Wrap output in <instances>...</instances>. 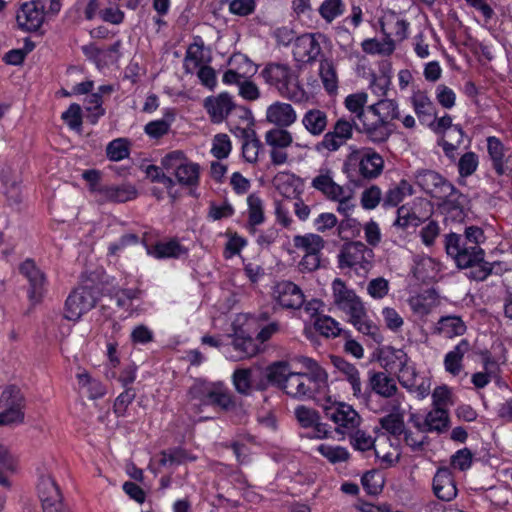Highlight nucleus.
Segmentation results:
<instances>
[{
	"label": "nucleus",
	"instance_id": "61",
	"mask_svg": "<svg viewBox=\"0 0 512 512\" xmlns=\"http://www.w3.org/2000/svg\"><path fill=\"white\" fill-rule=\"evenodd\" d=\"M61 118L72 130H77L82 125L81 107L77 103H73L62 113Z\"/></svg>",
	"mask_w": 512,
	"mask_h": 512
},
{
	"label": "nucleus",
	"instance_id": "49",
	"mask_svg": "<svg viewBox=\"0 0 512 512\" xmlns=\"http://www.w3.org/2000/svg\"><path fill=\"white\" fill-rule=\"evenodd\" d=\"M159 464L162 466L166 465H181L187 461L196 460L195 456H191L188 452L182 448H173L163 450L160 453Z\"/></svg>",
	"mask_w": 512,
	"mask_h": 512
},
{
	"label": "nucleus",
	"instance_id": "6",
	"mask_svg": "<svg viewBox=\"0 0 512 512\" xmlns=\"http://www.w3.org/2000/svg\"><path fill=\"white\" fill-rule=\"evenodd\" d=\"M327 388L328 383L316 381L302 372H292L286 380L283 391L292 398L304 400L312 399L316 394L325 393Z\"/></svg>",
	"mask_w": 512,
	"mask_h": 512
},
{
	"label": "nucleus",
	"instance_id": "9",
	"mask_svg": "<svg viewBox=\"0 0 512 512\" xmlns=\"http://www.w3.org/2000/svg\"><path fill=\"white\" fill-rule=\"evenodd\" d=\"M96 303V290L93 287L76 288L66 299L64 317L70 321H78L83 314L94 308Z\"/></svg>",
	"mask_w": 512,
	"mask_h": 512
},
{
	"label": "nucleus",
	"instance_id": "22",
	"mask_svg": "<svg viewBox=\"0 0 512 512\" xmlns=\"http://www.w3.org/2000/svg\"><path fill=\"white\" fill-rule=\"evenodd\" d=\"M410 103L421 124L431 122L437 115L436 106L427 91L416 90L410 96Z\"/></svg>",
	"mask_w": 512,
	"mask_h": 512
},
{
	"label": "nucleus",
	"instance_id": "45",
	"mask_svg": "<svg viewBox=\"0 0 512 512\" xmlns=\"http://www.w3.org/2000/svg\"><path fill=\"white\" fill-rule=\"evenodd\" d=\"M361 47L367 54L390 55L395 50V43L392 38L386 36L382 40L366 39L362 42Z\"/></svg>",
	"mask_w": 512,
	"mask_h": 512
},
{
	"label": "nucleus",
	"instance_id": "48",
	"mask_svg": "<svg viewBox=\"0 0 512 512\" xmlns=\"http://www.w3.org/2000/svg\"><path fill=\"white\" fill-rule=\"evenodd\" d=\"M174 121V113L168 112L162 119L154 120L145 125V133L152 138H160L167 134Z\"/></svg>",
	"mask_w": 512,
	"mask_h": 512
},
{
	"label": "nucleus",
	"instance_id": "51",
	"mask_svg": "<svg viewBox=\"0 0 512 512\" xmlns=\"http://www.w3.org/2000/svg\"><path fill=\"white\" fill-rule=\"evenodd\" d=\"M360 333L370 336L374 341L379 342L382 339L378 326L368 318L367 312L359 318L349 321Z\"/></svg>",
	"mask_w": 512,
	"mask_h": 512
},
{
	"label": "nucleus",
	"instance_id": "33",
	"mask_svg": "<svg viewBox=\"0 0 512 512\" xmlns=\"http://www.w3.org/2000/svg\"><path fill=\"white\" fill-rule=\"evenodd\" d=\"M236 63L244 64L245 66H247V70L244 72H241L239 69H234V68L228 69L223 74V77H222V81L224 84H226V85L236 84L239 86L241 84V82L246 78L245 75L248 72H254V67H253L252 62L249 59H247L244 55L237 54L230 58L231 65H234Z\"/></svg>",
	"mask_w": 512,
	"mask_h": 512
},
{
	"label": "nucleus",
	"instance_id": "20",
	"mask_svg": "<svg viewBox=\"0 0 512 512\" xmlns=\"http://www.w3.org/2000/svg\"><path fill=\"white\" fill-rule=\"evenodd\" d=\"M368 375V387L364 390H368L370 394L373 392L385 399H390L397 394V384L386 372L369 371Z\"/></svg>",
	"mask_w": 512,
	"mask_h": 512
},
{
	"label": "nucleus",
	"instance_id": "25",
	"mask_svg": "<svg viewBox=\"0 0 512 512\" xmlns=\"http://www.w3.org/2000/svg\"><path fill=\"white\" fill-rule=\"evenodd\" d=\"M378 361L386 372H393L405 367L410 358L404 350L388 346L380 351Z\"/></svg>",
	"mask_w": 512,
	"mask_h": 512
},
{
	"label": "nucleus",
	"instance_id": "17",
	"mask_svg": "<svg viewBox=\"0 0 512 512\" xmlns=\"http://www.w3.org/2000/svg\"><path fill=\"white\" fill-rule=\"evenodd\" d=\"M367 102L368 94L363 91L349 94L344 99L345 108L353 115V123L361 124L360 131L363 134H365V124L370 118Z\"/></svg>",
	"mask_w": 512,
	"mask_h": 512
},
{
	"label": "nucleus",
	"instance_id": "55",
	"mask_svg": "<svg viewBox=\"0 0 512 512\" xmlns=\"http://www.w3.org/2000/svg\"><path fill=\"white\" fill-rule=\"evenodd\" d=\"M345 11L343 0H324L319 7V13L323 19L331 23L334 19L341 16Z\"/></svg>",
	"mask_w": 512,
	"mask_h": 512
},
{
	"label": "nucleus",
	"instance_id": "15",
	"mask_svg": "<svg viewBox=\"0 0 512 512\" xmlns=\"http://www.w3.org/2000/svg\"><path fill=\"white\" fill-rule=\"evenodd\" d=\"M3 396L6 397L9 407L5 411L0 412V426L22 423L24 420V413L22 411L24 398L19 390L15 387H10L3 392Z\"/></svg>",
	"mask_w": 512,
	"mask_h": 512
},
{
	"label": "nucleus",
	"instance_id": "57",
	"mask_svg": "<svg viewBox=\"0 0 512 512\" xmlns=\"http://www.w3.org/2000/svg\"><path fill=\"white\" fill-rule=\"evenodd\" d=\"M348 434L350 437V444L355 450L365 452L374 448L375 439L369 434H367L365 431L360 429H354Z\"/></svg>",
	"mask_w": 512,
	"mask_h": 512
},
{
	"label": "nucleus",
	"instance_id": "39",
	"mask_svg": "<svg viewBox=\"0 0 512 512\" xmlns=\"http://www.w3.org/2000/svg\"><path fill=\"white\" fill-rule=\"evenodd\" d=\"M238 137L243 139L242 154L247 162L254 163L258 160L262 148L260 140L256 137L255 130H248Z\"/></svg>",
	"mask_w": 512,
	"mask_h": 512
},
{
	"label": "nucleus",
	"instance_id": "60",
	"mask_svg": "<svg viewBox=\"0 0 512 512\" xmlns=\"http://www.w3.org/2000/svg\"><path fill=\"white\" fill-rule=\"evenodd\" d=\"M233 384L238 393L248 395L251 391V370H235L233 373Z\"/></svg>",
	"mask_w": 512,
	"mask_h": 512
},
{
	"label": "nucleus",
	"instance_id": "43",
	"mask_svg": "<svg viewBox=\"0 0 512 512\" xmlns=\"http://www.w3.org/2000/svg\"><path fill=\"white\" fill-rule=\"evenodd\" d=\"M209 405L230 411L235 408L236 403L231 392L222 383L217 382L212 396H210Z\"/></svg>",
	"mask_w": 512,
	"mask_h": 512
},
{
	"label": "nucleus",
	"instance_id": "35",
	"mask_svg": "<svg viewBox=\"0 0 512 512\" xmlns=\"http://www.w3.org/2000/svg\"><path fill=\"white\" fill-rule=\"evenodd\" d=\"M292 371L286 361H277L270 364L266 369V378L269 383L283 391L286 380L290 377Z\"/></svg>",
	"mask_w": 512,
	"mask_h": 512
},
{
	"label": "nucleus",
	"instance_id": "40",
	"mask_svg": "<svg viewBox=\"0 0 512 512\" xmlns=\"http://www.w3.org/2000/svg\"><path fill=\"white\" fill-rule=\"evenodd\" d=\"M448 413L445 409L437 407L431 410L423 420V425H426V432L436 431L442 433L448 427Z\"/></svg>",
	"mask_w": 512,
	"mask_h": 512
},
{
	"label": "nucleus",
	"instance_id": "31",
	"mask_svg": "<svg viewBox=\"0 0 512 512\" xmlns=\"http://www.w3.org/2000/svg\"><path fill=\"white\" fill-rule=\"evenodd\" d=\"M400 402L396 401L392 406V412L379 419V424L388 434L399 437L405 432L403 413L399 412Z\"/></svg>",
	"mask_w": 512,
	"mask_h": 512
},
{
	"label": "nucleus",
	"instance_id": "53",
	"mask_svg": "<svg viewBox=\"0 0 512 512\" xmlns=\"http://www.w3.org/2000/svg\"><path fill=\"white\" fill-rule=\"evenodd\" d=\"M247 203L249 225L255 227L262 224L265 220L262 200L255 194H250Z\"/></svg>",
	"mask_w": 512,
	"mask_h": 512
},
{
	"label": "nucleus",
	"instance_id": "21",
	"mask_svg": "<svg viewBox=\"0 0 512 512\" xmlns=\"http://www.w3.org/2000/svg\"><path fill=\"white\" fill-rule=\"evenodd\" d=\"M333 364L345 375L346 380L351 385L353 396L357 399L368 401L370 399V392L368 390H362L360 373L356 366L340 357H334Z\"/></svg>",
	"mask_w": 512,
	"mask_h": 512
},
{
	"label": "nucleus",
	"instance_id": "8",
	"mask_svg": "<svg viewBox=\"0 0 512 512\" xmlns=\"http://www.w3.org/2000/svg\"><path fill=\"white\" fill-rule=\"evenodd\" d=\"M374 253L361 241H350L342 245L338 254L339 268L366 269L372 262Z\"/></svg>",
	"mask_w": 512,
	"mask_h": 512
},
{
	"label": "nucleus",
	"instance_id": "19",
	"mask_svg": "<svg viewBox=\"0 0 512 512\" xmlns=\"http://www.w3.org/2000/svg\"><path fill=\"white\" fill-rule=\"evenodd\" d=\"M266 120L276 127L287 128L297 121V113L291 104L276 101L267 107Z\"/></svg>",
	"mask_w": 512,
	"mask_h": 512
},
{
	"label": "nucleus",
	"instance_id": "52",
	"mask_svg": "<svg viewBox=\"0 0 512 512\" xmlns=\"http://www.w3.org/2000/svg\"><path fill=\"white\" fill-rule=\"evenodd\" d=\"M317 451L332 464L345 462L350 458L349 451L342 446L320 444Z\"/></svg>",
	"mask_w": 512,
	"mask_h": 512
},
{
	"label": "nucleus",
	"instance_id": "3",
	"mask_svg": "<svg viewBox=\"0 0 512 512\" xmlns=\"http://www.w3.org/2000/svg\"><path fill=\"white\" fill-rule=\"evenodd\" d=\"M370 118L365 124V135L373 143L385 142L390 134V124L400 120L399 103L395 99L381 98L376 103L368 105Z\"/></svg>",
	"mask_w": 512,
	"mask_h": 512
},
{
	"label": "nucleus",
	"instance_id": "11",
	"mask_svg": "<svg viewBox=\"0 0 512 512\" xmlns=\"http://www.w3.org/2000/svg\"><path fill=\"white\" fill-rule=\"evenodd\" d=\"M325 416L333 421L340 433H349L356 429L361 422V417L352 406L346 403H337L325 407Z\"/></svg>",
	"mask_w": 512,
	"mask_h": 512
},
{
	"label": "nucleus",
	"instance_id": "2",
	"mask_svg": "<svg viewBox=\"0 0 512 512\" xmlns=\"http://www.w3.org/2000/svg\"><path fill=\"white\" fill-rule=\"evenodd\" d=\"M260 76L282 97L294 103H302L309 98L308 93L299 82L297 73L288 64L270 62L262 69Z\"/></svg>",
	"mask_w": 512,
	"mask_h": 512
},
{
	"label": "nucleus",
	"instance_id": "29",
	"mask_svg": "<svg viewBox=\"0 0 512 512\" xmlns=\"http://www.w3.org/2000/svg\"><path fill=\"white\" fill-rule=\"evenodd\" d=\"M204 63V42L200 36L194 38V41L188 46L183 68L185 73L193 74L197 68L203 66Z\"/></svg>",
	"mask_w": 512,
	"mask_h": 512
},
{
	"label": "nucleus",
	"instance_id": "24",
	"mask_svg": "<svg viewBox=\"0 0 512 512\" xmlns=\"http://www.w3.org/2000/svg\"><path fill=\"white\" fill-rule=\"evenodd\" d=\"M415 185L423 192H433L440 189L443 191L454 192V187L447 182L440 174L434 171L426 170L419 172L415 176Z\"/></svg>",
	"mask_w": 512,
	"mask_h": 512
},
{
	"label": "nucleus",
	"instance_id": "46",
	"mask_svg": "<svg viewBox=\"0 0 512 512\" xmlns=\"http://www.w3.org/2000/svg\"><path fill=\"white\" fill-rule=\"evenodd\" d=\"M314 327L316 331H318L321 335L329 338V337H337L342 333L346 337H350L349 332L343 331L339 323L334 320L332 317L327 315L318 316L314 322Z\"/></svg>",
	"mask_w": 512,
	"mask_h": 512
},
{
	"label": "nucleus",
	"instance_id": "10",
	"mask_svg": "<svg viewBox=\"0 0 512 512\" xmlns=\"http://www.w3.org/2000/svg\"><path fill=\"white\" fill-rule=\"evenodd\" d=\"M37 493L43 512H69L63 502V496L54 478L49 474L39 477Z\"/></svg>",
	"mask_w": 512,
	"mask_h": 512
},
{
	"label": "nucleus",
	"instance_id": "58",
	"mask_svg": "<svg viewBox=\"0 0 512 512\" xmlns=\"http://www.w3.org/2000/svg\"><path fill=\"white\" fill-rule=\"evenodd\" d=\"M232 149L230 138L227 134H216L213 138L211 153L217 159L228 157Z\"/></svg>",
	"mask_w": 512,
	"mask_h": 512
},
{
	"label": "nucleus",
	"instance_id": "56",
	"mask_svg": "<svg viewBox=\"0 0 512 512\" xmlns=\"http://www.w3.org/2000/svg\"><path fill=\"white\" fill-rule=\"evenodd\" d=\"M232 346L238 352L239 358L252 357L258 352V346L251 337L238 335L232 340Z\"/></svg>",
	"mask_w": 512,
	"mask_h": 512
},
{
	"label": "nucleus",
	"instance_id": "47",
	"mask_svg": "<svg viewBox=\"0 0 512 512\" xmlns=\"http://www.w3.org/2000/svg\"><path fill=\"white\" fill-rule=\"evenodd\" d=\"M425 125H427L436 134H442L446 130L452 129L454 132L457 133L456 143L459 145L463 141V129L461 128L460 125H453L451 116L447 114L438 119L435 116L431 122H427Z\"/></svg>",
	"mask_w": 512,
	"mask_h": 512
},
{
	"label": "nucleus",
	"instance_id": "4",
	"mask_svg": "<svg viewBox=\"0 0 512 512\" xmlns=\"http://www.w3.org/2000/svg\"><path fill=\"white\" fill-rule=\"evenodd\" d=\"M161 165L165 170L172 172L175 182L180 187L190 191L199 187L201 167L198 163L189 160L182 151L168 153L162 158Z\"/></svg>",
	"mask_w": 512,
	"mask_h": 512
},
{
	"label": "nucleus",
	"instance_id": "36",
	"mask_svg": "<svg viewBox=\"0 0 512 512\" xmlns=\"http://www.w3.org/2000/svg\"><path fill=\"white\" fill-rule=\"evenodd\" d=\"M217 382H208L197 379L188 390L190 401H196L199 405L209 406L210 396L214 391Z\"/></svg>",
	"mask_w": 512,
	"mask_h": 512
},
{
	"label": "nucleus",
	"instance_id": "30",
	"mask_svg": "<svg viewBox=\"0 0 512 512\" xmlns=\"http://www.w3.org/2000/svg\"><path fill=\"white\" fill-rule=\"evenodd\" d=\"M467 326L460 316L447 315L442 316L437 324V333L443 335L446 338H454L465 334Z\"/></svg>",
	"mask_w": 512,
	"mask_h": 512
},
{
	"label": "nucleus",
	"instance_id": "41",
	"mask_svg": "<svg viewBox=\"0 0 512 512\" xmlns=\"http://www.w3.org/2000/svg\"><path fill=\"white\" fill-rule=\"evenodd\" d=\"M265 142L272 149H286L292 145L293 136L285 128L275 127L266 132Z\"/></svg>",
	"mask_w": 512,
	"mask_h": 512
},
{
	"label": "nucleus",
	"instance_id": "63",
	"mask_svg": "<svg viewBox=\"0 0 512 512\" xmlns=\"http://www.w3.org/2000/svg\"><path fill=\"white\" fill-rule=\"evenodd\" d=\"M136 397V392L133 388L127 387L114 402V412L117 416H124L129 404L133 402Z\"/></svg>",
	"mask_w": 512,
	"mask_h": 512
},
{
	"label": "nucleus",
	"instance_id": "18",
	"mask_svg": "<svg viewBox=\"0 0 512 512\" xmlns=\"http://www.w3.org/2000/svg\"><path fill=\"white\" fill-rule=\"evenodd\" d=\"M206 108L212 122L221 123L229 113L234 110L235 104L232 96L227 92H222L217 96H209L204 101Z\"/></svg>",
	"mask_w": 512,
	"mask_h": 512
},
{
	"label": "nucleus",
	"instance_id": "50",
	"mask_svg": "<svg viewBox=\"0 0 512 512\" xmlns=\"http://www.w3.org/2000/svg\"><path fill=\"white\" fill-rule=\"evenodd\" d=\"M103 100L99 93H91L84 99V107L89 113L88 118L92 124H96L104 114L105 109L102 106Z\"/></svg>",
	"mask_w": 512,
	"mask_h": 512
},
{
	"label": "nucleus",
	"instance_id": "26",
	"mask_svg": "<svg viewBox=\"0 0 512 512\" xmlns=\"http://www.w3.org/2000/svg\"><path fill=\"white\" fill-rule=\"evenodd\" d=\"M335 176L334 169L322 165L312 179L311 186L319 192H343V188L337 183Z\"/></svg>",
	"mask_w": 512,
	"mask_h": 512
},
{
	"label": "nucleus",
	"instance_id": "37",
	"mask_svg": "<svg viewBox=\"0 0 512 512\" xmlns=\"http://www.w3.org/2000/svg\"><path fill=\"white\" fill-rule=\"evenodd\" d=\"M293 245L295 248L305 251V254H321L325 247V240L319 234L307 233L305 235H295Z\"/></svg>",
	"mask_w": 512,
	"mask_h": 512
},
{
	"label": "nucleus",
	"instance_id": "62",
	"mask_svg": "<svg viewBox=\"0 0 512 512\" xmlns=\"http://www.w3.org/2000/svg\"><path fill=\"white\" fill-rule=\"evenodd\" d=\"M435 96L437 102L446 109H451L456 103L455 92L444 84H440L436 87Z\"/></svg>",
	"mask_w": 512,
	"mask_h": 512
},
{
	"label": "nucleus",
	"instance_id": "5",
	"mask_svg": "<svg viewBox=\"0 0 512 512\" xmlns=\"http://www.w3.org/2000/svg\"><path fill=\"white\" fill-rule=\"evenodd\" d=\"M358 166L360 174L367 179L379 176L383 170L384 161L380 154L368 147L348 146V154L343 162V171Z\"/></svg>",
	"mask_w": 512,
	"mask_h": 512
},
{
	"label": "nucleus",
	"instance_id": "13",
	"mask_svg": "<svg viewBox=\"0 0 512 512\" xmlns=\"http://www.w3.org/2000/svg\"><path fill=\"white\" fill-rule=\"evenodd\" d=\"M44 5L40 0L24 3L17 13L19 28L24 31H37L44 22Z\"/></svg>",
	"mask_w": 512,
	"mask_h": 512
},
{
	"label": "nucleus",
	"instance_id": "28",
	"mask_svg": "<svg viewBox=\"0 0 512 512\" xmlns=\"http://www.w3.org/2000/svg\"><path fill=\"white\" fill-rule=\"evenodd\" d=\"M471 349L470 342L467 339H462L453 350L449 351L444 357L445 370L457 376L463 369L464 355Z\"/></svg>",
	"mask_w": 512,
	"mask_h": 512
},
{
	"label": "nucleus",
	"instance_id": "16",
	"mask_svg": "<svg viewBox=\"0 0 512 512\" xmlns=\"http://www.w3.org/2000/svg\"><path fill=\"white\" fill-rule=\"evenodd\" d=\"M432 489L434 495L441 501L449 502L457 496L454 475L449 468H438L433 477Z\"/></svg>",
	"mask_w": 512,
	"mask_h": 512
},
{
	"label": "nucleus",
	"instance_id": "38",
	"mask_svg": "<svg viewBox=\"0 0 512 512\" xmlns=\"http://www.w3.org/2000/svg\"><path fill=\"white\" fill-rule=\"evenodd\" d=\"M233 117H238L239 122L236 123L233 119L229 122L230 131L236 136L245 134L246 131L254 130V119L252 112L245 107L234 108Z\"/></svg>",
	"mask_w": 512,
	"mask_h": 512
},
{
	"label": "nucleus",
	"instance_id": "54",
	"mask_svg": "<svg viewBox=\"0 0 512 512\" xmlns=\"http://www.w3.org/2000/svg\"><path fill=\"white\" fill-rule=\"evenodd\" d=\"M106 154L111 161H121L130 154L129 142L125 138L112 140L106 147Z\"/></svg>",
	"mask_w": 512,
	"mask_h": 512
},
{
	"label": "nucleus",
	"instance_id": "64",
	"mask_svg": "<svg viewBox=\"0 0 512 512\" xmlns=\"http://www.w3.org/2000/svg\"><path fill=\"white\" fill-rule=\"evenodd\" d=\"M478 167V156L474 152H466L461 156L458 169L461 176L472 175Z\"/></svg>",
	"mask_w": 512,
	"mask_h": 512
},
{
	"label": "nucleus",
	"instance_id": "12",
	"mask_svg": "<svg viewBox=\"0 0 512 512\" xmlns=\"http://www.w3.org/2000/svg\"><path fill=\"white\" fill-rule=\"evenodd\" d=\"M19 271L29 282V300L33 304L40 303L46 291V278L44 273L36 266L34 260L30 258L20 264Z\"/></svg>",
	"mask_w": 512,
	"mask_h": 512
},
{
	"label": "nucleus",
	"instance_id": "42",
	"mask_svg": "<svg viewBox=\"0 0 512 512\" xmlns=\"http://www.w3.org/2000/svg\"><path fill=\"white\" fill-rule=\"evenodd\" d=\"M332 292L334 304L339 308L343 309L354 300L358 298L354 290L349 289L345 282L340 278H336L332 282Z\"/></svg>",
	"mask_w": 512,
	"mask_h": 512
},
{
	"label": "nucleus",
	"instance_id": "23",
	"mask_svg": "<svg viewBox=\"0 0 512 512\" xmlns=\"http://www.w3.org/2000/svg\"><path fill=\"white\" fill-rule=\"evenodd\" d=\"M321 52L317 39L312 34H304L296 39L293 53L297 60L310 62L315 60Z\"/></svg>",
	"mask_w": 512,
	"mask_h": 512
},
{
	"label": "nucleus",
	"instance_id": "34",
	"mask_svg": "<svg viewBox=\"0 0 512 512\" xmlns=\"http://www.w3.org/2000/svg\"><path fill=\"white\" fill-rule=\"evenodd\" d=\"M188 250L182 246L176 239H172L168 242H158L148 253L158 259L163 258H179L180 256L187 254Z\"/></svg>",
	"mask_w": 512,
	"mask_h": 512
},
{
	"label": "nucleus",
	"instance_id": "32",
	"mask_svg": "<svg viewBox=\"0 0 512 512\" xmlns=\"http://www.w3.org/2000/svg\"><path fill=\"white\" fill-rule=\"evenodd\" d=\"M487 151L496 174L500 176L506 174L507 167L505 166L504 160L505 147L502 141L495 136H489L487 138Z\"/></svg>",
	"mask_w": 512,
	"mask_h": 512
},
{
	"label": "nucleus",
	"instance_id": "7",
	"mask_svg": "<svg viewBox=\"0 0 512 512\" xmlns=\"http://www.w3.org/2000/svg\"><path fill=\"white\" fill-rule=\"evenodd\" d=\"M344 118L338 119L332 129L325 133L322 139L315 144V151L319 154L334 153L343 147L353 137V125Z\"/></svg>",
	"mask_w": 512,
	"mask_h": 512
},
{
	"label": "nucleus",
	"instance_id": "14",
	"mask_svg": "<svg viewBox=\"0 0 512 512\" xmlns=\"http://www.w3.org/2000/svg\"><path fill=\"white\" fill-rule=\"evenodd\" d=\"M273 297L286 309H299L305 302L301 288L291 281L278 282L274 286Z\"/></svg>",
	"mask_w": 512,
	"mask_h": 512
},
{
	"label": "nucleus",
	"instance_id": "59",
	"mask_svg": "<svg viewBox=\"0 0 512 512\" xmlns=\"http://www.w3.org/2000/svg\"><path fill=\"white\" fill-rule=\"evenodd\" d=\"M295 418L303 428H310L320 419L318 412L310 407L300 405L295 408Z\"/></svg>",
	"mask_w": 512,
	"mask_h": 512
},
{
	"label": "nucleus",
	"instance_id": "1",
	"mask_svg": "<svg viewBox=\"0 0 512 512\" xmlns=\"http://www.w3.org/2000/svg\"><path fill=\"white\" fill-rule=\"evenodd\" d=\"M444 248L458 268L470 269L469 278L476 281H484L495 267L500 266L498 261H485L484 250L479 245L468 244L463 240V236L457 233L451 232L444 236Z\"/></svg>",
	"mask_w": 512,
	"mask_h": 512
},
{
	"label": "nucleus",
	"instance_id": "27",
	"mask_svg": "<svg viewBox=\"0 0 512 512\" xmlns=\"http://www.w3.org/2000/svg\"><path fill=\"white\" fill-rule=\"evenodd\" d=\"M301 123L310 135L320 136L326 131L328 115L321 109L312 108L304 113Z\"/></svg>",
	"mask_w": 512,
	"mask_h": 512
},
{
	"label": "nucleus",
	"instance_id": "44",
	"mask_svg": "<svg viewBox=\"0 0 512 512\" xmlns=\"http://www.w3.org/2000/svg\"><path fill=\"white\" fill-rule=\"evenodd\" d=\"M319 75L325 90L332 94L338 89V77L336 68L331 60L324 59L319 65Z\"/></svg>",
	"mask_w": 512,
	"mask_h": 512
}]
</instances>
